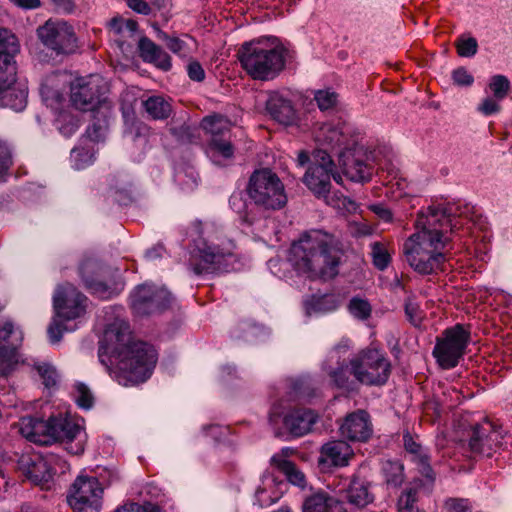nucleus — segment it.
Wrapping results in <instances>:
<instances>
[{
  "label": "nucleus",
  "instance_id": "37",
  "mask_svg": "<svg viewBox=\"0 0 512 512\" xmlns=\"http://www.w3.org/2000/svg\"><path fill=\"white\" fill-rule=\"evenodd\" d=\"M382 473L387 485L399 487L404 481V466L397 461H385L382 464Z\"/></svg>",
  "mask_w": 512,
  "mask_h": 512
},
{
  "label": "nucleus",
  "instance_id": "4",
  "mask_svg": "<svg viewBox=\"0 0 512 512\" xmlns=\"http://www.w3.org/2000/svg\"><path fill=\"white\" fill-rule=\"evenodd\" d=\"M192 228L196 237L193 238L188 268L196 275L233 270L235 244L223 230L215 223L202 221L193 222Z\"/></svg>",
  "mask_w": 512,
  "mask_h": 512
},
{
  "label": "nucleus",
  "instance_id": "46",
  "mask_svg": "<svg viewBox=\"0 0 512 512\" xmlns=\"http://www.w3.org/2000/svg\"><path fill=\"white\" fill-rule=\"evenodd\" d=\"M349 312L358 319L365 320L371 315V305L365 299L354 297L348 305Z\"/></svg>",
  "mask_w": 512,
  "mask_h": 512
},
{
  "label": "nucleus",
  "instance_id": "16",
  "mask_svg": "<svg viewBox=\"0 0 512 512\" xmlns=\"http://www.w3.org/2000/svg\"><path fill=\"white\" fill-rule=\"evenodd\" d=\"M315 139L322 146L329 149L346 151L350 147L356 146L359 134L356 129L347 122L324 123L315 134Z\"/></svg>",
  "mask_w": 512,
  "mask_h": 512
},
{
  "label": "nucleus",
  "instance_id": "42",
  "mask_svg": "<svg viewBox=\"0 0 512 512\" xmlns=\"http://www.w3.org/2000/svg\"><path fill=\"white\" fill-rule=\"evenodd\" d=\"M489 88L496 99L503 100L508 95L511 84L506 76L498 74L491 77Z\"/></svg>",
  "mask_w": 512,
  "mask_h": 512
},
{
  "label": "nucleus",
  "instance_id": "25",
  "mask_svg": "<svg viewBox=\"0 0 512 512\" xmlns=\"http://www.w3.org/2000/svg\"><path fill=\"white\" fill-rule=\"evenodd\" d=\"M267 111L273 119L284 125H290L296 120V110L292 102L278 93L269 97Z\"/></svg>",
  "mask_w": 512,
  "mask_h": 512
},
{
  "label": "nucleus",
  "instance_id": "3",
  "mask_svg": "<svg viewBox=\"0 0 512 512\" xmlns=\"http://www.w3.org/2000/svg\"><path fill=\"white\" fill-rule=\"evenodd\" d=\"M341 249L334 236L311 230L292 244L288 261L298 274L328 280L338 274Z\"/></svg>",
  "mask_w": 512,
  "mask_h": 512
},
{
  "label": "nucleus",
  "instance_id": "60",
  "mask_svg": "<svg viewBox=\"0 0 512 512\" xmlns=\"http://www.w3.org/2000/svg\"><path fill=\"white\" fill-rule=\"evenodd\" d=\"M371 210L382 220L390 222L392 220V212L390 209L382 204H375L371 206Z\"/></svg>",
  "mask_w": 512,
  "mask_h": 512
},
{
  "label": "nucleus",
  "instance_id": "11",
  "mask_svg": "<svg viewBox=\"0 0 512 512\" xmlns=\"http://www.w3.org/2000/svg\"><path fill=\"white\" fill-rule=\"evenodd\" d=\"M469 339L470 332L461 324L445 329L437 337L432 352L439 366L443 369L456 367L465 353Z\"/></svg>",
  "mask_w": 512,
  "mask_h": 512
},
{
  "label": "nucleus",
  "instance_id": "48",
  "mask_svg": "<svg viewBox=\"0 0 512 512\" xmlns=\"http://www.w3.org/2000/svg\"><path fill=\"white\" fill-rule=\"evenodd\" d=\"M156 30L158 38L165 42L170 51L180 56H186V43L183 40L178 37H170L158 28Z\"/></svg>",
  "mask_w": 512,
  "mask_h": 512
},
{
  "label": "nucleus",
  "instance_id": "15",
  "mask_svg": "<svg viewBox=\"0 0 512 512\" xmlns=\"http://www.w3.org/2000/svg\"><path fill=\"white\" fill-rule=\"evenodd\" d=\"M37 36L46 47L57 54H70L77 49L74 29L65 21H46L38 27Z\"/></svg>",
  "mask_w": 512,
  "mask_h": 512
},
{
  "label": "nucleus",
  "instance_id": "62",
  "mask_svg": "<svg viewBox=\"0 0 512 512\" xmlns=\"http://www.w3.org/2000/svg\"><path fill=\"white\" fill-rule=\"evenodd\" d=\"M87 136L92 141H100L104 134V128L101 125H98L94 123L93 125L89 126L86 130Z\"/></svg>",
  "mask_w": 512,
  "mask_h": 512
},
{
  "label": "nucleus",
  "instance_id": "33",
  "mask_svg": "<svg viewBox=\"0 0 512 512\" xmlns=\"http://www.w3.org/2000/svg\"><path fill=\"white\" fill-rule=\"evenodd\" d=\"M143 106L148 115L154 120H165L172 113V106L162 96H151L143 101Z\"/></svg>",
  "mask_w": 512,
  "mask_h": 512
},
{
  "label": "nucleus",
  "instance_id": "52",
  "mask_svg": "<svg viewBox=\"0 0 512 512\" xmlns=\"http://www.w3.org/2000/svg\"><path fill=\"white\" fill-rule=\"evenodd\" d=\"M452 79L456 85L464 87H469L474 82V77L464 67L453 70Z\"/></svg>",
  "mask_w": 512,
  "mask_h": 512
},
{
  "label": "nucleus",
  "instance_id": "9",
  "mask_svg": "<svg viewBox=\"0 0 512 512\" xmlns=\"http://www.w3.org/2000/svg\"><path fill=\"white\" fill-rule=\"evenodd\" d=\"M351 371L358 384L382 386L391 374V362L376 348H365L351 358Z\"/></svg>",
  "mask_w": 512,
  "mask_h": 512
},
{
  "label": "nucleus",
  "instance_id": "7",
  "mask_svg": "<svg viewBox=\"0 0 512 512\" xmlns=\"http://www.w3.org/2000/svg\"><path fill=\"white\" fill-rule=\"evenodd\" d=\"M246 191L250 200L264 210H280L287 204L284 184L268 168L257 169L251 174Z\"/></svg>",
  "mask_w": 512,
  "mask_h": 512
},
{
  "label": "nucleus",
  "instance_id": "27",
  "mask_svg": "<svg viewBox=\"0 0 512 512\" xmlns=\"http://www.w3.org/2000/svg\"><path fill=\"white\" fill-rule=\"evenodd\" d=\"M28 89L24 84L16 82L0 89V106L14 111H23L27 105Z\"/></svg>",
  "mask_w": 512,
  "mask_h": 512
},
{
  "label": "nucleus",
  "instance_id": "51",
  "mask_svg": "<svg viewBox=\"0 0 512 512\" xmlns=\"http://www.w3.org/2000/svg\"><path fill=\"white\" fill-rule=\"evenodd\" d=\"M499 101L500 100L496 99L494 96L485 97L482 100V102L478 105L477 110L485 116L497 114L501 110V105L499 104Z\"/></svg>",
  "mask_w": 512,
  "mask_h": 512
},
{
  "label": "nucleus",
  "instance_id": "57",
  "mask_svg": "<svg viewBox=\"0 0 512 512\" xmlns=\"http://www.w3.org/2000/svg\"><path fill=\"white\" fill-rule=\"evenodd\" d=\"M127 5L136 13L143 15H149L153 10L150 3L145 0H127Z\"/></svg>",
  "mask_w": 512,
  "mask_h": 512
},
{
  "label": "nucleus",
  "instance_id": "10",
  "mask_svg": "<svg viewBox=\"0 0 512 512\" xmlns=\"http://www.w3.org/2000/svg\"><path fill=\"white\" fill-rule=\"evenodd\" d=\"M108 90L107 82L99 75L80 77L71 84V102L82 111H94L97 108L109 110Z\"/></svg>",
  "mask_w": 512,
  "mask_h": 512
},
{
  "label": "nucleus",
  "instance_id": "5",
  "mask_svg": "<svg viewBox=\"0 0 512 512\" xmlns=\"http://www.w3.org/2000/svg\"><path fill=\"white\" fill-rule=\"evenodd\" d=\"M242 68L254 80H272L285 66V49L269 47L260 41L247 42L238 51Z\"/></svg>",
  "mask_w": 512,
  "mask_h": 512
},
{
  "label": "nucleus",
  "instance_id": "30",
  "mask_svg": "<svg viewBox=\"0 0 512 512\" xmlns=\"http://www.w3.org/2000/svg\"><path fill=\"white\" fill-rule=\"evenodd\" d=\"M23 462L32 463V466L28 470V474L35 482H46L57 473L55 464L52 463L51 460L42 458L39 455L31 458H25Z\"/></svg>",
  "mask_w": 512,
  "mask_h": 512
},
{
  "label": "nucleus",
  "instance_id": "22",
  "mask_svg": "<svg viewBox=\"0 0 512 512\" xmlns=\"http://www.w3.org/2000/svg\"><path fill=\"white\" fill-rule=\"evenodd\" d=\"M352 455L353 451L346 441L333 440L321 447L318 462L323 466L343 467L348 464Z\"/></svg>",
  "mask_w": 512,
  "mask_h": 512
},
{
  "label": "nucleus",
  "instance_id": "64",
  "mask_svg": "<svg viewBox=\"0 0 512 512\" xmlns=\"http://www.w3.org/2000/svg\"><path fill=\"white\" fill-rule=\"evenodd\" d=\"M137 512H162V509L157 504L146 502L143 505H139V510Z\"/></svg>",
  "mask_w": 512,
  "mask_h": 512
},
{
  "label": "nucleus",
  "instance_id": "56",
  "mask_svg": "<svg viewBox=\"0 0 512 512\" xmlns=\"http://www.w3.org/2000/svg\"><path fill=\"white\" fill-rule=\"evenodd\" d=\"M187 73L191 80L201 82L205 78V72L201 64L197 61H192L187 65Z\"/></svg>",
  "mask_w": 512,
  "mask_h": 512
},
{
  "label": "nucleus",
  "instance_id": "35",
  "mask_svg": "<svg viewBox=\"0 0 512 512\" xmlns=\"http://www.w3.org/2000/svg\"><path fill=\"white\" fill-rule=\"evenodd\" d=\"M328 375L333 384L338 388L353 390L357 383L351 371V359L348 364H341L335 369H329Z\"/></svg>",
  "mask_w": 512,
  "mask_h": 512
},
{
  "label": "nucleus",
  "instance_id": "17",
  "mask_svg": "<svg viewBox=\"0 0 512 512\" xmlns=\"http://www.w3.org/2000/svg\"><path fill=\"white\" fill-rule=\"evenodd\" d=\"M87 298L72 284L58 285L53 296L55 315L61 320L81 317L86 311Z\"/></svg>",
  "mask_w": 512,
  "mask_h": 512
},
{
  "label": "nucleus",
  "instance_id": "29",
  "mask_svg": "<svg viewBox=\"0 0 512 512\" xmlns=\"http://www.w3.org/2000/svg\"><path fill=\"white\" fill-rule=\"evenodd\" d=\"M347 498L349 502L357 507H365L374 500L373 494L370 492V483L354 477L347 490Z\"/></svg>",
  "mask_w": 512,
  "mask_h": 512
},
{
  "label": "nucleus",
  "instance_id": "47",
  "mask_svg": "<svg viewBox=\"0 0 512 512\" xmlns=\"http://www.w3.org/2000/svg\"><path fill=\"white\" fill-rule=\"evenodd\" d=\"M455 45L461 57H473L478 51V42L474 37L460 36Z\"/></svg>",
  "mask_w": 512,
  "mask_h": 512
},
{
  "label": "nucleus",
  "instance_id": "32",
  "mask_svg": "<svg viewBox=\"0 0 512 512\" xmlns=\"http://www.w3.org/2000/svg\"><path fill=\"white\" fill-rule=\"evenodd\" d=\"M60 77L61 75L59 73H53L48 75L41 84L40 93L43 100L48 104H52L53 102L59 103L63 99Z\"/></svg>",
  "mask_w": 512,
  "mask_h": 512
},
{
  "label": "nucleus",
  "instance_id": "49",
  "mask_svg": "<svg viewBox=\"0 0 512 512\" xmlns=\"http://www.w3.org/2000/svg\"><path fill=\"white\" fill-rule=\"evenodd\" d=\"M75 400L79 407L90 409L93 405V395L90 389L83 383L75 384Z\"/></svg>",
  "mask_w": 512,
  "mask_h": 512
},
{
  "label": "nucleus",
  "instance_id": "28",
  "mask_svg": "<svg viewBox=\"0 0 512 512\" xmlns=\"http://www.w3.org/2000/svg\"><path fill=\"white\" fill-rule=\"evenodd\" d=\"M403 441L406 451L413 455V460L416 462L419 472L430 482H433L434 473L429 464V457L423 447L408 433L403 436Z\"/></svg>",
  "mask_w": 512,
  "mask_h": 512
},
{
  "label": "nucleus",
  "instance_id": "21",
  "mask_svg": "<svg viewBox=\"0 0 512 512\" xmlns=\"http://www.w3.org/2000/svg\"><path fill=\"white\" fill-rule=\"evenodd\" d=\"M342 437L353 442H366L373 433L370 415L365 410L348 414L339 428Z\"/></svg>",
  "mask_w": 512,
  "mask_h": 512
},
{
  "label": "nucleus",
  "instance_id": "2",
  "mask_svg": "<svg viewBox=\"0 0 512 512\" xmlns=\"http://www.w3.org/2000/svg\"><path fill=\"white\" fill-rule=\"evenodd\" d=\"M98 357L109 374L123 386L146 381L157 362L153 346L133 339L128 322L116 318L104 330Z\"/></svg>",
  "mask_w": 512,
  "mask_h": 512
},
{
  "label": "nucleus",
  "instance_id": "43",
  "mask_svg": "<svg viewBox=\"0 0 512 512\" xmlns=\"http://www.w3.org/2000/svg\"><path fill=\"white\" fill-rule=\"evenodd\" d=\"M371 256L373 259V264L379 270H384L388 267L391 257L388 253L387 249L383 244L379 242H374L371 244Z\"/></svg>",
  "mask_w": 512,
  "mask_h": 512
},
{
  "label": "nucleus",
  "instance_id": "40",
  "mask_svg": "<svg viewBox=\"0 0 512 512\" xmlns=\"http://www.w3.org/2000/svg\"><path fill=\"white\" fill-rule=\"evenodd\" d=\"M16 81V63L14 58L0 56V89L7 88L8 85Z\"/></svg>",
  "mask_w": 512,
  "mask_h": 512
},
{
  "label": "nucleus",
  "instance_id": "14",
  "mask_svg": "<svg viewBox=\"0 0 512 512\" xmlns=\"http://www.w3.org/2000/svg\"><path fill=\"white\" fill-rule=\"evenodd\" d=\"M503 434L500 427L490 421L472 426L467 432L465 444L470 456L490 457L502 446Z\"/></svg>",
  "mask_w": 512,
  "mask_h": 512
},
{
  "label": "nucleus",
  "instance_id": "61",
  "mask_svg": "<svg viewBox=\"0 0 512 512\" xmlns=\"http://www.w3.org/2000/svg\"><path fill=\"white\" fill-rule=\"evenodd\" d=\"M13 5L18 8L31 10L37 9L41 6L40 0H9Z\"/></svg>",
  "mask_w": 512,
  "mask_h": 512
},
{
  "label": "nucleus",
  "instance_id": "63",
  "mask_svg": "<svg viewBox=\"0 0 512 512\" xmlns=\"http://www.w3.org/2000/svg\"><path fill=\"white\" fill-rule=\"evenodd\" d=\"M230 207L240 213L244 207V202L240 193H234L229 199Z\"/></svg>",
  "mask_w": 512,
  "mask_h": 512
},
{
  "label": "nucleus",
  "instance_id": "26",
  "mask_svg": "<svg viewBox=\"0 0 512 512\" xmlns=\"http://www.w3.org/2000/svg\"><path fill=\"white\" fill-rule=\"evenodd\" d=\"M303 512H341V503L328 492L318 490L308 496L302 505Z\"/></svg>",
  "mask_w": 512,
  "mask_h": 512
},
{
  "label": "nucleus",
  "instance_id": "58",
  "mask_svg": "<svg viewBox=\"0 0 512 512\" xmlns=\"http://www.w3.org/2000/svg\"><path fill=\"white\" fill-rule=\"evenodd\" d=\"M351 348V342L349 339H342L329 353L330 359H336L339 361L342 354H346Z\"/></svg>",
  "mask_w": 512,
  "mask_h": 512
},
{
  "label": "nucleus",
  "instance_id": "53",
  "mask_svg": "<svg viewBox=\"0 0 512 512\" xmlns=\"http://www.w3.org/2000/svg\"><path fill=\"white\" fill-rule=\"evenodd\" d=\"M60 320L61 319L55 316L47 330L49 340L53 344L58 343L62 338L63 327Z\"/></svg>",
  "mask_w": 512,
  "mask_h": 512
},
{
  "label": "nucleus",
  "instance_id": "1",
  "mask_svg": "<svg viewBox=\"0 0 512 512\" xmlns=\"http://www.w3.org/2000/svg\"><path fill=\"white\" fill-rule=\"evenodd\" d=\"M472 207L457 204L430 205L418 212L416 231L403 244V255L409 266L419 274L428 275L443 269L447 260L445 248L450 242L447 232L468 218Z\"/></svg>",
  "mask_w": 512,
  "mask_h": 512
},
{
  "label": "nucleus",
  "instance_id": "36",
  "mask_svg": "<svg viewBox=\"0 0 512 512\" xmlns=\"http://www.w3.org/2000/svg\"><path fill=\"white\" fill-rule=\"evenodd\" d=\"M175 181L185 192H191L198 186L199 176L197 171L191 166L180 167L174 175Z\"/></svg>",
  "mask_w": 512,
  "mask_h": 512
},
{
  "label": "nucleus",
  "instance_id": "24",
  "mask_svg": "<svg viewBox=\"0 0 512 512\" xmlns=\"http://www.w3.org/2000/svg\"><path fill=\"white\" fill-rule=\"evenodd\" d=\"M138 49L144 62L152 63L163 71L171 69L170 55L149 38L141 37L138 42Z\"/></svg>",
  "mask_w": 512,
  "mask_h": 512
},
{
  "label": "nucleus",
  "instance_id": "31",
  "mask_svg": "<svg viewBox=\"0 0 512 512\" xmlns=\"http://www.w3.org/2000/svg\"><path fill=\"white\" fill-rule=\"evenodd\" d=\"M207 154L217 165H223V161L233 157L234 149L227 137L211 138Z\"/></svg>",
  "mask_w": 512,
  "mask_h": 512
},
{
  "label": "nucleus",
  "instance_id": "34",
  "mask_svg": "<svg viewBox=\"0 0 512 512\" xmlns=\"http://www.w3.org/2000/svg\"><path fill=\"white\" fill-rule=\"evenodd\" d=\"M22 362L21 355L15 346L0 347V376L7 377Z\"/></svg>",
  "mask_w": 512,
  "mask_h": 512
},
{
  "label": "nucleus",
  "instance_id": "54",
  "mask_svg": "<svg viewBox=\"0 0 512 512\" xmlns=\"http://www.w3.org/2000/svg\"><path fill=\"white\" fill-rule=\"evenodd\" d=\"M405 313L409 319V321L414 325L418 326L421 323L422 315L419 311V307L416 303L412 301H407L405 304Z\"/></svg>",
  "mask_w": 512,
  "mask_h": 512
},
{
  "label": "nucleus",
  "instance_id": "44",
  "mask_svg": "<svg viewBox=\"0 0 512 512\" xmlns=\"http://www.w3.org/2000/svg\"><path fill=\"white\" fill-rule=\"evenodd\" d=\"M314 99L321 111H328L336 106L338 95L331 89L318 90L315 92Z\"/></svg>",
  "mask_w": 512,
  "mask_h": 512
},
{
  "label": "nucleus",
  "instance_id": "18",
  "mask_svg": "<svg viewBox=\"0 0 512 512\" xmlns=\"http://www.w3.org/2000/svg\"><path fill=\"white\" fill-rule=\"evenodd\" d=\"M79 276L88 291L102 299L111 298L112 287L104 281L106 268L93 257L84 258L78 268Z\"/></svg>",
  "mask_w": 512,
  "mask_h": 512
},
{
  "label": "nucleus",
  "instance_id": "39",
  "mask_svg": "<svg viewBox=\"0 0 512 512\" xmlns=\"http://www.w3.org/2000/svg\"><path fill=\"white\" fill-rule=\"evenodd\" d=\"M19 51L15 35L6 28H0V56L14 58Z\"/></svg>",
  "mask_w": 512,
  "mask_h": 512
},
{
  "label": "nucleus",
  "instance_id": "59",
  "mask_svg": "<svg viewBox=\"0 0 512 512\" xmlns=\"http://www.w3.org/2000/svg\"><path fill=\"white\" fill-rule=\"evenodd\" d=\"M446 508L448 512H470L468 501L465 499H449Z\"/></svg>",
  "mask_w": 512,
  "mask_h": 512
},
{
  "label": "nucleus",
  "instance_id": "23",
  "mask_svg": "<svg viewBox=\"0 0 512 512\" xmlns=\"http://www.w3.org/2000/svg\"><path fill=\"white\" fill-rule=\"evenodd\" d=\"M293 453V449L289 447L283 448L279 453L271 457V464L284 474L287 481L300 489L307 487L305 474L290 460L288 457Z\"/></svg>",
  "mask_w": 512,
  "mask_h": 512
},
{
  "label": "nucleus",
  "instance_id": "19",
  "mask_svg": "<svg viewBox=\"0 0 512 512\" xmlns=\"http://www.w3.org/2000/svg\"><path fill=\"white\" fill-rule=\"evenodd\" d=\"M270 424L275 428L282 421L285 429L293 436L301 437L309 433L317 421V415L310 409L297 408L288 411L283 418L273 409L269 417Z\"/></svg>",
  "mask_w": 512,
  "mask_h": 512
},
{
  "label": "nucleus",
  "instance_id": "55",
  "mask_svg": "<svg viewBox=\"0 0 512 512\" xmlns=\"http://www.w3.org/2000/svg\"><path fill=\"white\" fill-rule=\"evenodd\" d=\"M16 334V341L21 343L23 340L22 332L16 331L11 322H5L2 326L0 325V341H7L10 336Z\"/></svg>",
  "mask_w": 512,
  "mask_h": 512
},
{
  "label": "nucleus",
  "instance_id": "13",
  "mask_svg": "<svg viewBox=\"0 0 512 512\" xmlns=\"http://www.w3.org/2000/svg\"><path fill=\"white\" fill-rule=\"evenodd\" d=\"M172 301L171 294L165 288L141 284L130 294V306L139 316L155 314L166 309Z\"/></svg>",
  "mask_w": 512,
  "mask_h": 512
},
{
  "label": "nucleus",
  "instance_id": "20",
  "mask_svg": "<svg viewBox=\"0 0 512 512\" xmlns=\"http://www.w3.org/2000/svg\"><path fill=\"white\" fill-rule=\"evenodd\" d=\"M364 151L356 144L346 151L338 154L339 166L344 176L353 182H365L370 180L373 168L364 162Z\"/></svg>",
  "mask_w": 512,
  "mask_h": 512
},
{
  "label": "nucleus",
  "instance_id": "6",
  "mask_svg": "<svg viewBox=\"0 0 512 512\" xmlns=\"http://www.w3.org/2000/svg\"><path fill=\"white\" fill-rule=\"evenodd\" d=\"M19 432L30 442L50 445L74 441L82 433V428L67 416H51L47 420L26 416L20 419Z\"/></svg>",
  "mask_w": 512,
  "mask_h": 512
},
{
  "label": "nucleus",
  "instance_id": "41",
  "mask_svg": "<svg viewBox=\"0 0 512 512\" xmlns=\"http://www.w3.org/2000/svg\"><path fill=\"white\" fill-rule=\"evenodd\" d=\"M34 368L46 388H53L57 385L59 376L53 365L47 362H35Z\"/></svg>",
  "mask_w": 512,
  "mask_h": 512
},
{
  "label": "nucleus",
  "instance_id": "50",
  "mask_svg": "<svg viewBox=\"0 0 512 512\" xmlns=\"http://www.w3.org/2000/svg\"><path fill=\"white\" fill-rule=\"evenodd\" d=\"M71 159L74 162V167L77 170L83 169L93 163V154L84 148H74L71 151Z\"/></svg>",
  "mask_w": 512,
  "mask_h": 512
},
{
  "label": "nucleus",
  "instance_id": "45",
  "mask_svg": "<svg viewBox=\"0 0 512 512\" xmlns=\"http://www.w3.org/2000/svg\"><path fill=\"white\" fill-rule=\"evenodd\" d=\"M12 164L11 148L7 141L0 138V182L6 180V176Z\"/></svg>",
  "mask_w": 512,
  "mask_h": 512
},
{
  "label": "nucleus",
  "instance_id": "38",
  "mask_svg": "<svg viewBox=\"0 0 512 512\" xmlns=\"http://www.w3.org/2000/svg\"><path fill=\"white\" fill-rule=\"evenodd\" d=\"M202 128L214 137H226L229 134V122L221 116H207L202 120Z\"/></svg>",
  "mask_w": 512,
  "mask_h": 512
},
{
  "label": "nucleus",
  "instance_id": "8",
  "mask_svg": "<svg viewBox=\"0 0 512 512\" xmlns=\"http://www.w3.org/2000/svg\"><path fill=\"white\" fill-rule=\"evenodd\" d=\"M321 162L312 164L304 175V183L318 197H324L328 204H333L337 208H342L351 212L356 209V203L349 197L336 195V202L333 203L329 196L330 179L340 183L342 178L339 174L332 173L333 161L326 151H320Z\"/></svg>",
  "mask_w": 512,
  "mask_h": 512
},
{
  "label": "nucleus",
  "instance_id": "12",
  "mask_svg": "<svg viewBox=\"0 0 512 512\" xmlns=\"http://www.w3.org/2000/svg\"><path fill=\"white\" fill-rule=\"evenodd\" d=\"M103 487L96 477L79 476L70 488L67 501L74 512H99Z\"/></svg>",
  "mask_w": 512,
  "mask_h": 512
}]
</instances>
